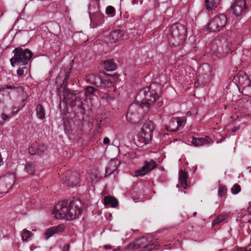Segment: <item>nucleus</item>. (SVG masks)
<instances>
[{
  "label": "nucleus",
  "mask_w": 251,
  "mask_h": 251,
  "mask_svg": "<svg viewBox=\"0 0 251 251\" xmlns=\"http://www.w3.org/2000/svg\"><path fill=\"white\" fill-rule=\"evenodd\" d=\"M103 74L105 75L110 76L113 77V80H103L100 76L95 75V74H90L86 76V80L90 84L95 85L97 87L101 86L102 84L106 85V82L108 83L109 82L110 84H112L113 81H114V77H116L117 78V75L116 74H114L113 75L106 74L105 72H103Z\"/></svg>",
  "instance_id": "obj_9"
},
{
  "label": "nucleus",
  "mask_w": 251,
  "mask_h": 251,
  "mask_svg": "<svg viewBox=\"0 0 251 251\" xmlns=\"http://www.w3.org/2000/svg\"><path fill=\"white\" fill-rule=\"evenodd\" d=\"M227 22V18L225 14H219L214 17L208 24L207 29L212 32L220 31L225 27Z\"/></svg>",
  "instance_id": "obj_8"
},
{
  "label": "nucleus",
  "mask_w": 251,
  "mask_h": 251,
  "mask_svg": "<svg viewBox=\"0 0 251 251\" xmlns=\"http://www.w3.org/2000/svg\"><path fill=\"white\" fill-rule=\"evenodd\" d=\"M25 64H26L25 63L22 64V65H25Z\"/></svg>",
  "instance_id": "obj_59"
},
{
  "label": "nucleus",
  "mask_w": 251,
  "mask_h": 251,
  "mask_svg": "<svg viewBox=\"0 0 251 251\" xmlns=\"http://www.w3.org/2000/svg\"><path fill=\"white\" fill-rule=\"evenodd\" d=\"M64 230V226L63 225H60L57 226H52L48 229L44 234V238L46 239H48L50 237H51L53 234L62 232Z\"/></svg>",
  "instance_id": "obj_18"
},
{
  "label": "nucleus",
  "mask_w": 251,
  "mask_h": 251,
  "mask_svg": "<svg viewBox=\"0 0 251 251\" xmlns=\"http://www.w3.org/2000/svg\"><path fill=\"white\" fill-rule=\"evenodd\" d=\"M153 243H156V244H158V246H159V243H158V241H157V240H156V241L155 242H154Z\"/></svg>",
  "instance_id": "obj_54"
},
{
  "label": "nucleus",
  "mask_w": 251,
  "mask_h": 251,
  "mask_svg": "<svg viewBox=\"0 0 251 251\" xmlns=\"http://www.w3.org/2000/svg\"><path fill=\"white\" fill-rule=\"evenodd\" d=\"M72 67V65L71 64H70L69 66H67V68L64 69V73L65 75L63 80V85H64L65 86L68 83V80L70 76Z\"/></svg>",
  "instance_id": "obj_26"
},
{
  "label": "nucleus",
  "mask_w": 251,
  "mask_h": 251,
  "mask_svg": "<svg viewBox=\"0 0 251 251\" xmlns=\"http://www.w3.org/2000/svg\"><path fill=\"white\" fill-rule=\"evenodd\" d=\"M6 89L16 90L19 94H22L25 92L24 88L18 84H16V85L7 84L0 89V94H2V95L7 94L10 98V93L9 92H7Z\"/></svg>",
  "instance_id": "obj_17"
},
{
  "label": "nucleus",
  "mask_w": 251,
  "mask_h": 251,
  "mask_svg": "<svg viewBox=\"0 0 251 251\" xmlns=\"http://www.w3.org/2000/svg\"><path fill=\"white\" fill-rule=\"evenodd\" d=\"M118 249H115L113 250V251H118Z\"/></svg>",
  "instance_id": "obj_57"
},
{
  "label": "nucleus",
  "mask_w": 251,
  "mask_h": 251,
  "mask_svg": "<svg viewBox=\"0 0 251 251\" xmlns=\"http://www.w3.org/2000/svg\"><path fill=\"white\" fill-rule=\"evenodd\" d=\"M106 95H107V96H106V99H107V100H108L109 98H110V99L111 98V96H109V95H108V94H106Z\"/></svg>",
  "instance_id": "obj_52"
},
{
  "label": "nucleus",
  "mask_w": 251,
  "mask_h": 251,
  "mask_svg": "<svg viewBox=\"0 0 251 251\" xmlns=\"http://www.w3.org/2000/svg\"><path fill=\"white\" fill-rule=\"evenodd\" d=\"M227 192V189L225 186L220 185L218 189V195L220 197L224 196Z\"/></svg>",
  "instance_id": "obj_32"
},
{
  "label": "nucleus",
  "mask_w": 251,
  "mask_h": 251,
  "mask_svg": "<svg viewBox=\"0 0 251 251\" xmlns=\"http://www.w3.org/2000/svg\"><path fill=\"white\" fill-rule=\"evenodd\" d=\"M239 251H251V245H249L246 249H242Z\"/></svg>",
  "instance_id": "obj_44"
},
{
  "label": "nucleus",
  "mask_w": 251,
  "mask_h": 251,
  "mask_svg": "<svg viewBox=\"0 0 251 251\" xmlns=\"http://www.w3.org/2000/svg\"><path fill=\"white\" fill-rule=\"evenodd\" d=\"M206 66H207V67H209V66H208V63H206Z\"/></svg>",
  "instance_id": "obj_58"
},
{
  "label": "nucleus",
  "mask_w": 251,
  "mask_h": 251,
  "mask_svg": "<svg viewBox=\"0 0 251 251\" xmlns=\"http://www.w3.org/2000/svg\"><path fill=\"white\" fill-rule=\"evenodd\" d=\"M211 141V139L209 137H205V138H196L193 137L192 143L196 147L203 146L207 144Z\"/></svg>",
  "instance_id": "obj_20"
},
{
  "label": "nucleus",
  "mask_w": 251,
  "mask_h": 251,
  "mask_svg": "<svg viewBox=\"0 0 251 251\" xmlns=\"http://www.w3.org/2000/svg\"><path fill=\"white\" fill-rule=\"evenodd\" d=\"M82 94L81 93L74 94L70 92V90L66 89L63 92V101L72 107L77 106L78 108L81 109V113L84 114L85 108L83 105L86 99L84 97H81Z\"/></svg>",
  "instance_id": "obj_4"
},
{
  "label": "nucleus",
  "mask_w": 251,
  "mask_h": 251,
  "mask_svg": "<svg viewBox=\"0 0 251 251\" xmlns=\"http://www.w3.org/2000/svg\"><path fill=\"white\" fill-rule=\"evenodd\" d=\"M36 111L37 116L39 119L43 120L45 118V110L41 104H38L37 105Z\"/></svg>",
  "instance_id": "obj_27"
},
{
  "label": "nucleus",
  "mask_w": 251,
  "mask_h": 251,
  "mask_svg": "<svg viewBox=\"0 0 251 251\" xmlns=\"http://www.w3.org/2000/svg\"><path fill=\"white\" fill-rule=\"evenodd\" d=\"M115 12V8L112 6H108L106 9V13L109 15H112L113 17L114 15Z\"/></svg>",
  "instance_id": "obj_34"
},
{
  "label": "nucleus",
  "mask_w": 251,
  "mask_h": 251,
  "mask_svg": "<svg viewBox=\"0 0 251 251\" xmlns=\"http://www.w3.org/2000/svg\"><path fill=\"white\" fill-rule=\"evenodd\" d=\"M241 191V187L238 184H235L231 188V191L233 194H237Z\"/></svg>",
  "instance_id": "obj_33"
},
{
  "label": "nucleus",
  "mask_w": 251,
  "mask_h": 251,
  "mask_svg": "<svg viewBox=\"0 0 251 251\" xmlns=\"http://www.w3.org/2000/svg\"><path fill=\"white\" fill-rule=\"evenodd\" d=\"M197 214V212H194L193 213V215L194 216H195Z\"/></svg>",
  "instance_id": "obj_53"
},
{
  "label": "nucleus",
  "mask_w": 251,
  "mask_h": 251,
  "mask_svg": "<svg viewBox=\"0 0 251 251\" xmlns=\"http://www.w3.org/2000/svg\"><path fill=\"white\" fill-rule=\"evenodd\" d=\"M149 244L148 240L143 237L136 240L133 243L127 246L126 249L129 250L135 251L141 248H143L145 246Z\"/></svg>",
  "instance_id": "obj_16"
},
{
  "label": "nucleus",
  "mask_w": 251,
  "mask_h": 251,
  "mask_svg": "<svg viewBox=\"0 0 251 251\" xmlns=\"http://www.w3.org/2000/svg\"><path fill=\"white\" fill-rule=\"evenodd\" d=\"M36 154L38 155H42L44 152V147L43 146H39L38 148L36 150Z\"/></svg>",
  "instance_id": "obj_36"
},
{
  "label": "nucleus",
  "mask_w": 251,
  "mask_h": 251,
  "mask_svg": "<svg viewBox=\"0 0 251 251\" xmlns=\"http://www.w3.org/2000/svg\"><path fill=\"white\" fill-rule=\"evenodd\" d=\"M187 172L182 170L179 171L178 180L181 186L184 189H187L188 186L187 185Z\"/></svg>",
  "instance_id": "obj_21"
},
{
  "label": "nucleus",
  "mask_w": 251,
  "mask_h": 251,
  "mask_svg": "<svg viewBox=\"0 0 251 251\" xmlns=\"http://www.w3.org/2000/svg\"><path fill=\"white\" fill-rule=\"evenodd\" d=\"M141 251H151V250L149 248V246L147 245L146 246H145L143 248V249Z\"/></svg>",
  "instance_id": "obj_46"
},
{
  "label": "nucleus",
  "mask_w": 251,
  "mask_h": 251,
  "mask_svg": "<svg viewBox=\"0 0 251 251\" xmlns=\"http://www.w3.org/2000/svg\"><path fill=\"white\" fill-rule=\"evenodd\" d=\"M154 129V124L151 121H147L143 126L139 135L141 136L145 144H149L152 137V132Z\"/></svg>",
  "instance_id": "obj_11"
},
{
  "label": "nucleus",
  "mask_w": 251,
  "mask_h": 251,
  "mask_svg": "<svg viewBox=\"0 0 251 251\" xmlns=\"http://www.w3.org/2000/svg\"><path fill=\"white\" fill-rule=\"evenodd\" d=\"M104 248L107 250V249H111V246L110 245H105L104 247Z\"/></svg>",
  "instance_id": "obj_49"
},
{
  "label": "nucleus",
  "mask_w": 251,
  "mask_h": 251,
  "mask_svg": "<svg viewBox=\"0 0 251 251\" xmlns=\"http://www.w3.org/2000/svg\"><path fill=\"white\" fill-rule=\"evenodd\" d=\"M148 245L149 246V248L151 250V251L153 249H155L156 247L157 246H158V244H156V243H150V242L149 241V244H148Z\"/></svg>",
  "instance_id": "obj_39"
},
{
  "label": "nucleus",
  "mask_w": 251,
  "mask_h": 251,
  "mask_svg": "<svg viewBox=\"0 0 251 251\" xmlns=\"http://www.w3.org/2000/svg\"><path fill=\"white\" fill-rule=\"evenodd\" d=\"M104 205H110L112 207H116L119 204L117 199L111 196H106L104 198Z\"/></svg>",
  "instance_id": "obj_23"
},
{
  "label": "nucleus",
  "mask_w": 251,
  "mask_h": 251,
  "mask_svg": "<svg viewBox=\"0 0 251 251\" xmlns=\"http://www.w3.org/2000/svg\"><path fill=\"white\" fill-rule=\"evenodd\" d=\"M226 215H219L212 221V225L215 226L220 224L226 219Z\"/></svg>",
  "instance_id": "obj_28"
},
{
  "label": "nucleus",
  "mask_w": 251,
  "mask_h": 251,
  "mask_svg": "<svg viewBox=\"0 0 251 251\" xmlns=\"http://www.w3.org/2000/svg\"><path fill=\"white\" fill-rule=\"evenodd\" d=\"M103 68L106 72H112L116 70V64H103Z\"/></svg>",
  "instance_id": "obj_30"
},
{
  "label": "nucleus",
  "mask_w": 251,
  "mask_h": 251,
  "mask_svg": "<svg viewBox=\"0 0 251 251\" xmlns=\"http://www.w3.org/2000/svg\"><path fill=\"white\" fill-rule=\"evenodd\" d=\"M246 3L245 0H236L231 5V9L236 16H239L245 12Z\"/></svg>",
  "instance_id": "obj_14"
},
{
  "label": "nucleus",
  "mask_w": 251,
  "mask_h": 251,
  "mask_svg": "<svg viewBox=\"0 0 251 251\" xmlns=\"http://www.w3.org/2000/svg\"><path fill=\"white\" fill-rule=\"evenodd\" d=\"M77 201H69L64 200L58 202L53 210V213L56 219L66 218L67 220L75 219L81 213L82 209L76 204Z\"/></svg>",
  "instance_id": "obj_1"
},
{
  "label": "nucleus",
  "mask_w": 251,
  "mask_h": 251,
  "mask_svg": "<svg viewBox=\"0 0 251 251\" xmlns=\"http://www.w3.org/2000/svg\"><path fill=\"white\" fill-rule=\"evenodd\" d=\"M248 212L249 214H251V205L248 207Z\"/></svg>",
  "instance_id": "obj_50"
},
{
  "label": "nucleus",
  "mask_w": 251,
  "mask_h": 251,
  "mask_svg": "<svg viewBox=\"0 0 251 251\" xmlns=\"http://www.w3.org/2000/svg\"><path fill=\"white\" fill-rule=\"evenodd\" d=\"M97 91L96 88H93L91 86H87L86 87L85 94L83 95L84 98H87L88 96H91V95H94V93Z\"/></svg>",
  "instance_id": "obj_29"
},
{
  "label": "nucleus",
  "mask_w": 251,
  "mask_h": 251,
  "mask_svg": "<svg viewBox=\"0 0 251 251\" xmlns=\"http://www.w3.org/2000/svg\"><path fill=\"white\" fill-rule=\"evenodd\" d=\"M124 35V31L121 29L114 30L106 35L103 41L107 45L110 46L118 42L122 39Z\"/></svg>",
  "instance_id": "obj_12"
},
{
  "label": "nucleus",
  "mask_w": 251,
  "mask_h": 251,
  "mask_svg": "<svg viewBox=\"0 0 251 251\" xmlns=\"http://www.w3.org/2000/svg\"><path fill=\"white\" fill-rule=\"evenodd\" d=\"M248 86L251 87V80H249Z\"/></svg>",
  "instance_id": "obj_51"
},
{
  "label": "nucleus",
  "mask_w": 251,
  "mask_h": 251,
  "mask_svg": "<svg viewBox=\"0 0 251 251\" xmlns=\"http://www.w3.org/2000/svg\"><path fill=\"white\" fill-rule=\"evenodd\" d=\"M1 118L4 121H6V120H8L9 118V117L7 115H6L4 113H2L1 114Z\"/></svg>",
  "instance_id": "obj_40"
},
{
  "label": "nucleus",
  "mask_w": 251,
  "mask_h": 251,
  "mask_svg": "<svg viewBox=\"0 0 251 251\" xmlns=\"http://www.w3.org/2000/svg\"><path fill=\"white\" fill-rule=\"evenodd\" d=\"M145 165L135 171V176H142L154 168H156V164L152 159L150 161H145Z\"/></svg>",
  "instance_id": "obj_13"
},
{
  "label": "nucleus",
  "mask_w": 251,
  "mask_h": 251,
  "mask_svg": "<svg viewBox=\"0 0 251 251\" xmlns=\"http://www.w3.org/2000/svg\"><path fill=\"white\" fill-rule=\"evenodd\" d=\"M103 143L104 144H109L110 143V139L107 137H104L103 139Z\"/></svg>",
  "instance_id": "obj_42"
},
{
  "label": "nucleus",
  "mask_w": 251,
  "mask_h": 251,
  "mask_svg": "<svg viewBox=\"0 0 251 251\" xmlns=\"http://www.w3.org/2000/svg\"><path fill=\"white\" fill-rule=\"evenodd\" d=\"M60 179L69 187L76 186L79 183V174L77 172L66 171L60 176Z\"/></svg>",
  "instance_id": "obj_7"
},
{
  "label": "nucleus",
  "mask_w": 251,
  "mask_h": 251,
  "mask_svg": "<svg viewBox=\"0 0 251 251\" xmlns=\"http://www.w3.org/2000/svg\"><path fill=\"white\" fill-rule=\"evenodd\" d=\"M240 128V126H234L232 128L231 131L233 132H236V131L238 130Z\"/></svg>",
  "instance_id": "obj_47"
},
{
  "label": "nucleus",
  "mask_w": 251,
  "mask_h": 251,
  "mask_svg": "<svg viewBox=\"0 0 251 251\" xmlns=\"http://www.w3.org/2000/svg\"><path fill=\"white\" fill-rule=\"evenodd\" d=\"M15 181V176L12 174H6L0 177V193H6Z\"/></svg>",
  "instance_id": "obj_10"
},
{
  "label": "nucleus",
  "mask_w": 251,
  "mask_h": 251,
  "mask_svg": "<svg viewBox=\"0 0 251 251\" xmlns=\"http://www.w3.org/2000/svg\"><path fill=\"white\" fill-rule=\"evenodd\" d=\"M12 53L14 56L10 59V63H29L33 56V53L28 49L16 48Z\"/></svg>",
  "instance_id": "obj_5"
},
{
  "label": "nucleus",
  "mask_w": 251,
  "mask_h": 251,
  "mask_svg": "<svg viewBox=\"0 0 251 251\" xmlns=\"http://www.w3.org/2000/svg\"><path fill=\"white\" fill-rule=\"evenodd\" d=\"M220 0H205V7L207 10L215 9L219 4Z\"/></svg>",
  "instance_id": "obj_25"
},
{
  "label": "nucleus",
  "mask_w": 251,
  "mask_h": 251,
  "mask_svg": "<svg viewBox=\"0 0 251 251\" xmlns=\"http://www.w3.org/2000/svg\"><path fill=\"white\" fill-rule=\"evenodd\" d=\"M36 165L35 162H27L25 164V170L28 175H34Z\"/></svg>",
  "instance_id": "obj_22"
},
{
  "label": "nucleus",
  "mask_w": 251,
  "mask_h": 251,
  "mask_svg": "<svg viewBox=\"0 0 251 251\" xmlns=\"http://www.w3.org/2000/svg\"><path fill=\"white\" fill-rule=\"evenodd\" d=\"M178 61H182V62H186V61L189 62V61H190L189 60L187 59L186 57H184V56H181L180 58H178Z\"/></svg>",
  "instance_id": "obj_41"
},
{
  "label": "nucleus",
  "mask_w": 251,
  "mask_h": 251,
  "mask_svg": "<svg viewBox=\"0 0 251 251\" xmlns=\"http://www.w3.org/2000/svg\"><path fill=\"white\" fill-rule=\"evenodd\" d=\"M114 60L113 59H109L105 60L103 61H101V63H114Z\"/></svg>",
  "instance_id": "obj_45"
},
{
  "label": "nucleus",
  "mask_w": 251,
  "mask_h": 251,
  "mask_svg": "<svg viewBox=\"0 0 251 251\" xmlns=\"http://www.w3.org/2000/svg\"><path fill=\"white\" fill-rule=\"evenodd\" d=\"M25 69V67H22V68H20L17 71V75L20 76L23 75L24 74V70Z\"/></svg>",
  "instance_id": "obj_37"
},
{
  "label": "nucleus",
  "mask_w": 251,
  "mask_h": 251,
  "mask_svg": "<svg viewBox=\"0 0 251 251\" xmlns=\"http://www.w3.org/2000/svg\"><path fill=\"white\" fill-rule=\"evenodd\" d=\"M131 2L133 5L137 4L138 3V0H132Z\"/></svg>",
  "instance_id": "obj_48"
},
{
  "label": "nucleus",
  "mask_w": 251,
  "mask_h": 251,
  "mask_svg": "<svg viewBox=\"0 0 251 251\" xmlns=\"http://www.w3.org/2000/svg\"><path fill=\"white\" fill-rule=\"evenodd\" d=\"M231 46L232 45H231L230 43H228L224 49H222L221 50L217 49L216 51H214L213 55L219 58H222L225 57L226 55L231 53L232 50Z\"/></svg>",
  "instance_id": "obj_19"
},
{
  "label": "nucleus",
  "mask_w": 251,
  "mask_h": 251,
  "mask_svg": "<svg viewBox=\"0 0 251 251\" xmlns=\"http://www.w3.org/2000/svg\"><path fill=\"white\" fill-rule=\"evenodd\" d=\"M90 27L95 28L101 25L104 21V16L99 11L90 15Z\"/></svg>",
  "instance_id": "obj_15"
},
{
  "label": "nucleus",
  "mask_w": 251,
  "mask_h": 251,
  "mask_svg": "<svg viewBox=\"0 0 251 251\" xmlns=\"http://www.w3.org/2000/svg\"><path fill=\"white\" fill-rule=\"evenodd\" d=\"M117 169L116 163L114 161H111L105 168L104 177H107L113 174Z\"/></svg>",
  "instance_id": "obj_24"
},
{
  "label": "nucleus",
  "mask_w": 251,
  "mask_h": 251,
  "mask_svg": "<svg viewBox=\"0 0 251 251\" xmlns=\"http://www.w3.org/2000/svg\"><path fill=\"white\" fill-rule=\"evenodd\" d=\"M161 89V86L157 83H153L150 86L141 89L137 93L135 100L141 107L149 109L158 98V92Z\"/></svg>",
  "instance_id": "obj_2"
},
{
  "label": "nucleus",
  "mask_w": 251,
  "mask_h": 251,
  "mask_svg": "<svg viewBox=\"0 0 251 251\" xmlns=\"http://www.w3.org/2000/svg\"><path fill=\"white\" fill-rule=\"evenodd\" d=\"M11 65L13 66V67H14L15 66V64H11Z\"/></svg>",
  "instance_id": "obj_56"
},
{
  "label": "nucleus",
  "mask_w": 251,
  "mask_h": 251,
  "mask_svg": "<svg viewBox=\"0 0 251 251\" xmlns=\"http://www.w3.org/2000/svg\"><path fill=\"white\" fill-rule=\"evenodd\" d=\"M3 100L0 98V103L3 102Z\"/></svg>",
  "instance_id": "obj_55"
},
{
  "label": "nucleus",
  "mask_w": 251,
  "mask_h": 251,
  "mask_svg": "<svg viewBox=\"0 0 251 251\" xmlns=\"http://www.w3.org/2000/svg\"><path fill=\"white\" fill-rule=\"evenodd\" d=\"M186 28L181 24L173 25L167 33L168 42L172 47H176L182 45L185 38Z\"/></svg>",
  "instance_id": "obj_3"
},
{
  "label": "nucleus",
  "mask_w": 251,
  "mask_h": 251,
  "mask_svg": "<svg viewBox=\"0 0 251 251\" xmlns=\"http://www.w3.org/2000/svg\"><path fill=\"white\" fill-rule=\"evenodd\" d=\"M28 152L31 155H35L36 154V151L35 150L34 148L30 146L28 148Z\"/></svg>",
  "instance_id": "obj_38"
},
{
  "label": "nucleus",
  "mask_w": 251,
  "mask_h": 251,
  "mask_svg": "<svg viewBox=\"0 0 251 251\" xmlns=\"http://www.w3.org/2000/svg\"><path fill=\"white\" fill-rule=\"evenodd\" d=\"M143 107L136 101V103L130 104L126 114L127 121L132 124H136L140 122L143 117L141 111Z\"/></svg>",
  "instance_id": "obj_6"
},
{
  "label": "nucleus",
  "mask_w": 251,
  "mask_h": 251,
  "mask_svg": "<svg viewBox=\"0 0 251 251\" xmlns=\"http://www.w3.org/2000/svg\"><path fill=\"white\" fill-rule=\"evenodd\" d=\"M32 233L26 229H24L22 234V238L23 241L27 242L28 239L31 236Z\"/></svg>",
  "instance_id": "obj_31"
},
{
  "label": "nucleus",
  "mask_w": 251,
  "mask_h": 251,
  "mask_svg": "<svg viewBox=\"0 0 251 251\" xmlns=\"http://www.w3.org/2000/svg\"><path fill=\"white\" fill-rule=\"evenodd\" d=\"M183 123H184V121L182 120H177V127L176 129H170V126H169L167 128V130H169V131H172V132L176 131L178 129V128L180 126H181V125L183 124Z\"/></svg>",
  "instance_id": "obj_35"
},
{
  "label": "nucleus",
  "mask_w": 251,
  "mask_h": 251,
  "mask_svg": "<svg viewBox=\"0 0 251 251\" xmlns=\"http://www.w3.org/2000/svg\"><path fill=\"white\" fill-rule=\"evenodd\" d=\"M69 249H70V245L66 244L64 246L63 251H69Z\"/></svg>",
  "instance_id": "obj_43"
}]
</instances>
